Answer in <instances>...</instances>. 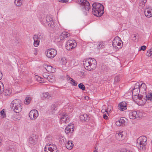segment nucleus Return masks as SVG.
Here are the masks:
<instances>
[{
  "instance_id": "ddd939ff",
  "label": "nucleus",
  "mask_w": 152,
  "mask_h": 152,
  "mask_svg": "<svg viewBox=\"0 0 152 152\" xmlns=\"http://www.w3.org/2000/svg\"><path fill=\"white\" fill-rule=\"evenodd\" d=\"M145 16L148 18H150L152 16V8H147L144 11Z\"/></svg>"
},
{
  "instance_id": "338daca9",
  "label": "nucleus",
  "mask_w": 152,
  "mask_h": 152,
  "mask_svg": "<svg viewBox=\"0 0 152 152\" xmlns=\"http://www.w3.org/2000/svg\"><path fill=\"white\" fill-rule=\"evenodd\" d=\"M3 75L1 72L0 71V80H1L2 77Z\"/></svg>"
},
{
  "instance_id": "f8f14e48",
  "label": "nucleus",
  "mask_w": 152,
  "mask_h": 152,
  "mask_svg": "<svg viewBox=\"0 0 152 152\" xmlns=\"http://www.w3.org/2000/svg\"><path fill=\"white\" fill-rule=\"evenodd\" d=\"M46 23L49 27H53V22L52 19L50 16H47L46 17Z\"/></svg>"
},
{
  "instance_id": "680f3d73",
  "label": "nucleus",
  "mask_w": 152,
  "mask_h": 152,
  "mask_svg": "<svg viewBox=\"0 0 152 152\" xmlns=\"http://www.w3.org/2000/svg\"><path fill=\"white\" fill-rule=\"evenodd\" d=\"M69 125H70V129H71V130H72V129H73L74 130V129L73 128L74 126L72 124H69Z\"/></svg>"
},
{
  "instance_id": "4c0bfd02",
  "label": "nucleus",
  "mask_w": 152,
  "mask_h": 152,
  "mask_svg": "<svg viewBox=\"0 0 152 152\" xmlns=\"http://www.w3.org/2000/svg\"><path fill=\"white\" fill-rule=\"evenodd\" d=\"M136 35L135 34H132L131 35V37L132 38V39L135 42H136L137 41V40L136 39Z\"/></svg>"
},
{
  "instance_id": "20e7f679",
  "label": "nucleus",
  "mask_w": 152,
  "mask_h": 152,
  "mask_svg": "<svg viewBox=\"0 0 152 152\" xmlns=\"http://www.w3.org/2000/svg\"><path fill=\"white\" fill-rule=\"evenodd\" d=\"M20 101L18 99H15L10 104V106L12 110L16 113H18L22 110L21 105L20 103Z\"/></svg>"
},
{
  "instance_id": "6e6552de",
  "label": "nucleus",
  "mask_w": 152,
  "mask_h": 152,
  "mask_svg": "<svg viewBox=\"0 0 152 152\" xmlns=\"http://www.w3.org/2000/svg\"><path fill=\"white\" fill-rule=\"evenodd\" d=\"M57 53V50L53 48L48 49L46 51V55L47 57L51 59L54 58Z\"/></svg>"
},
{
  "instance_id": "5fc2aeb1",
  "label": "nucleus",
  "mask_w": 152,
  "mask_h": 152,
  "mask_svg": "<svg viewBox=\"0 0 152 152\" xmlns=\"http://www.w3.org/2000/svg\"><path fill=\"white\" fill-rule=\"evenodd\" d=\"M149 52L150 56L152 57V48L148 50Z\"/></svg>"
},
{
  "instance_id": "09e8293b",
  "label": "nucleus",
  "mask_w": 152,
  "mask_h": 152,
  "mask_svg": "<svg viewBox=\"0 0 152 152\" xmlns=\"http://www.w3.org/2000/svg\"><path fill=\"white\" fill-rule=\"evenodd\" d=\"M34 40H39L38 35H34L33 37Z\"/></svg>"
},
{
  "instance_id": "1a4fd4ad",
  "label": "nucleus",
  "mask_w": 152,
  "mask_h": 152,
  "mask_svg": "<svg viewBox=\"0 0 152 152\" xmlns=\"http://www.w3.org/2000/svg\"><path fill=\"white\" fill-rule=\"evenodd\" d=\"M59 113L61 115L60 121L62 123H66L69 117L67 113L65 112V110H63L62 111H60Z\"/></svg>"
},
{
  "instance_id": "e433bc0d",
  "label": "nucleus",
  "mask_w": 152,
  "mask_h": 152,
  "mask_svg": "<svg viewBox=\"0 0 152 152\" xmlns=\"http://www.w3.org/2000/svg\"><path fill=\"white\" fill-rule=\"evenodd\" d=\"M39 40H34V45L35 47H37L39 44Z\"/></svg>"
},
{
  "instance_id": "603ef678",
  "label": "nucleus",
  "mask_w": 152,
  "mask_h": 152,
  "mask_svg": "<svg viewBox=\"0 0 152 152\" xmlns=\"http://www.w3.org/2000/svg\"><path fill=\"white\" fill-rule=\"evenodd\" d=\"M52 147V148L53 151H57L56 150L57 148H56V145H52V147Z\"/></svg>"
},
{
  "instance_id": "7c9ffc66",
  "label": "nucleus",
  "mask_w": 152,
  "mask_h": 152,
  "mask_svg": "<svg viewBox=\"0 0 152 152\" xmlns=\"http://www.w3.org/2000/svg\"><path fill=\"white\" fill-rule=\"evenodd\" d=\"M104 47V43L103 42H100L99 44V45L97 46V48L98 49L103 48Z\"/></svg>"
},
{
  "instance_id": "aec40b11",
  "label": "nucleus",
  "mask_w": 152,
  "mask_h": 152,
  "mask_svg": "<svg viewBox=\"0 0 152 152\" xmlns=\"http://www.w3.org/2000/svg\"><path fill=\"white\" fill-rule=\"evenodd\" d=\"M65 131L66 134H68L72 133L73 131V129H72V130H71L70 129V125H68L65 128Z\"/></svg>"
},
{
  "instance_id": "0eeeda50",
  "label": "nucleus",
  "mask_w": 152,
  "mask_h": 152,
  "mask_svg": "<svg viewBox=\"0 0 152 152\" xmlns=\"http://www.w3.org/2000/svg\"><path fill=\"white\" fill-rule=\"evenodd\" d=\"M77 45L75 40L70 39L68 40L66 42V48L68 50H70L75 48L77 46Z\"/></svg>"
},
{
  "instance_id": "f257e3e1",
  "label": "nucleus",
  "mask_w": 152,
  "mask_h": 152,
  "mask_svg": "<svg viewBox=\"0 0 152 152\" xmlns=\"http://www.w3.org/2000/svg\"><path fill=\"white\" fill-rule=\"evenodd\" d=\"M83 65L87 70L91 71L94 70L96 66L97 63L94 58H88L83 61Z\"/></svg>"
},
{
  "instance_id": "13d9d810",
  "label": "nucleus",
  "mask_w": 152,
  "mask_h": 152,
  "mask_svg": "<svg viewBox=\"0 0 152 152\" xmlns=\"http://www.w3.org/2000/svg\"><path fill=\"white\" fill-rule=\"evenodd\" d=\"M143 96L142 95H139V94H138L137 98L140 100L142 98Z\"/></svg>"
},
{
  "instance_id": "7ed1b4c3",
  "label": "nucleus",
  "mask_w": 152,
  "mask_h": 152,
  "mask_svg": "<svg viewBox=\"0 0 152 152\" xmlns=\"http://www.w3.org/2000/svg\"><path fill=\"white\" fill-rule=\"evenodd\" d=\"M147 137L145 136L139 137L137 140V146L138 148L140 150H145L147 145Z\"/></svg>"
},
{
  "instance_id": "de8ad7c7",
  "label": "nucleus",
  "mask_w": 152,
  "mask_h": 152,
  "mask_svg": "<svg viewBox=\"0 0 152 152\" xmlns=\"http://www.w3.org/2000/svg\"><path fill=\"white\" fill-rule=\"evenodd\" d=\"M84 114L80 115V117L81 120L85 121V119H84Z\"/></svg>"
},
{
  "instance_id": "c03bdc74",
  "label": "nucleus",
  "mask_w": 152,
  "mask_h": 152,
  "mask_svg": "<svg viewBox=\"0 0 152 152\" xmlns=\"http://www.w3.org/2000/svg\"><path fill=\"white\" fill-rule=\"evenodd\" d=\"M36 77V79L37 81L39 82L40 83H42L43 81L42 80L43 79L41 77L37 76Z\"/></svg>"
},
{
  "instance_id": "a211bd4d",
  "label": "nucleus",
  "mask_w": 152,
  "mask_h": 152,
  "mask_svg": "<svg viewBox=\"0 0 152 152\" xmlns=\"http://www.w3.org/2000/svg\"><path fill=\"white\" fill-rule=\"evenodd\" d=\"M44 67L45 69L46 70L50 72H53L54 70L53 68L51 66L48 65L47 64H45Z\"/></svg>"
},
{
  "instance_id": "c756f323",
  "label": "nucleus",
  "mask_w": 152,
  "mask_h": 152,
  "mask_svg": "<svg viewBox=\"0 0 152 152\" xmlns=\"http://www.w3.org/2000/svg\"><path fill=\"white\" fill-rule=\"evenodd\" d=\"M43 96L44 98H47L49 99L50 96L49 95V93L48 92L44 93L43 94Z\"/></svg>"
},
{
  "instance_id": "49530a36",
  "label": "nucleus",
  "mask_w": 152,
  "mask_h": 152,
  "mask_svg": "<svg viewBox=\"0 0 152 152\" xmlns=\"http://www.w3.org/2000/svg\"><path fill=\"white\" fill-rule=\"evenodd\" d=\"M119 121H120L121 123V124H124L125 123V120L123 118H121L119 120Z\"/></svg>"
},
{
  "instance_id": "4d7b16f0",
  "label": "nucleus",
  "mask_w": 152,
  "mask_h": 152,
  "mask_svg": "<svg viewBox=\"0 0 152 152\" xmlns=\"http://www.w3.org/2000/svg\"><path fill=\"white\" fill-rule=\"evenodd\" d=\"M65 77L66 78L67 80H70L72 79L71 77H70L68 75H66Z\"/></svg>"
},
{
  "instance_id": "c9c22d12",
  "label": "nucleus",
  "mask_w": 152,
  "mask_h": 152,
  "mask_svg": "<svg viewBox=\"0 0 152 152\" xmlns=\"http://www.w3.org/2000/svg\"><path fill=\"white\" fill-rule=\"evenodd\" d=\"M10 94H11V91L10 90L6 89L4 92V94L6 96L9 95Z\"/></svg>"
},
{
  "instance_id": "412c9836",
  "label": "nucleus",
  "mask_w": 152,
  "mask_h": 152,
  "mask_svg": "<svg viewBox=\"0 0 152 152\" xmlns=\"http://www.w3.org/2000/svg\"><path fill=\"white\" fill-rule=\"evenodd\" d=\"M31 98L28 96H27L24 102L25 104H28L31 102Z\"/></svg>"
},
{
  "instance_id": "4468645a",
  "label": "nucleus",
  "mask_w": 152,
  "mask_h": 152,
  "mask_svg": "<svg viewBox=\"0 0 152 152\" xmlns=\"http://www.w3.org/2000/svg\"><path fill=\"white\" fill-rule=\"evenodd\" d=\"M125 102H122L119 103L118 106V109L121 111H124L127 109V106Z\"/></svg>"
},
{
  "instance_id": "4be33fe9",
  "label": "nucleus",
  "mask_w": 152,
  "mask_h": 152,
  "mask_svg": "<svg viewBox=\"0 0 152 152\" xmlns=\"http://www.w3.org/2000/svg\"><path fill=\"white\" fill-rule=\"evenodd\" d=\"M46 146H47L46 145V147L45 148V152H57V151H56V152L55 151H53L52 148V147H48V151H47V148Z\"/></svg>"
},
{
  "instance_id": "393cba45",
  "label": "nucleus",
  "mask_w": 152,
  "mask_h": 152,
  "mask_svg": "<svg viewBox=\"0 0 152 152\" xmlns=\"http://www.w3.org/2000/svg\"><path fill=\"white\" fill-rule=\"evenodd\" d=\"M4 87L3 83L0 81V94L4 91Z\"/></svg>"
},
{
  "instance_id": "6e6d98bb",
  "label": "nucleus",
  "mask_w": 152,
  "mask_h": 152,
  "mask_svg": "<svg viewBox=\"0 0 152 152\" xmlns=\"http://www.w3.org/2000/svg\"><path fill=\"white\" fill-rule=\"evenodd\" d=\"M149 52L150 56L152 57V48L148 50Z\"/></svg>"
},
{
  "instance_id": "bb28decb",
  "label": "nucleus",
  "mask_w": 152,
  "mask_h": 152,
  "mask_svg": "<svg viewBox=\"0 0 152 152\" xmlns=\"http://www.w3.org/2000/svg\"><path fill=\"white\" fill-rule=\"evenodd\" d=\"M140 83L139 82L135 84L134 87L133 88L134 90L137 89L139 90H140Z\"/></svg>"
},
{
  "instance_id": "f704fd0d",
  "label": "nucleus",
  "mask_w": 152,
  "mask_h": 152,
  "mask_svg": "<svg viewBox=\"0 0 152 152\" xmlns=\"http://www.w3.org/2000/svg\"><path fill=\"white\" fill-rule=\"evenodd\" d=\"M40 21L42 24L45 25V23H46V18H42L40 19Z\"/></svg>"
},
{
  "instance_id": "3c124183",
  "label": "nucleus",
  "mask_w": 152,
  "mask_h": 152,
  "mask_svg": "<svg viewBox=\"0 0 152 152\" xmlns=\"http://www.w3.org/2000/svg\"><path fill=\"white\" fill-rule=\"evenodd\" d=\"M69 0H58V1L62 3H65L68 1Z\"/></svg>"
},
{
  "instance_id": "f03ea898",
  "label": "nucleus",
  "mask_w": 152,
  "mask_h": 152,
  "mask_svg": "<svg viewBox=\"0 0 152 152\" xmlns=\"http://www.w3.org/2000/svg\"><path fill=\"white\" fill-rule=\"evenodd\" d=\"M92 12L95 16L101 17L104 12L103 6L100 3H94L92 4Z\"/></svg>"
},
{
  "instance_id": "37998d69",
  "label": "nucleus",
  "mask_w": 152,
  "mask_h": 152,
  "mask_svg": "<svg viewBox=\"0 0 152 152\" xmlns=\"http://www.w3.org/2000/svg\"><path fill=\"white\" fill-rule=\"evenodd\" d=\"M120 77L119 76H116L115 77L114 81L115 82H118L120 80Z\"/></svg>"
},
{
  "instance_id": "a878e982",
  "label": "nucleus",
  "mask_w": 152,
  "mask_h": 152,
  "mask_svg": "<svg viewBox=\"0 0 152 152\" xmlns=\"http://www.w3.org/2000/svg\"><path fill=\"white\" fill-rule=\"evenodd\" d=\"M21 0H19L17 1H15L14 3L15 4L17 7L20 6L22 4Z\"/></svg>"
},
{
  "instance_id": "72a5a7b5",
  "label": "nucleus",
  "mask_w": 152,
  "mask_h": 152,
  "mask_svg": "<svg viewBox=\"0 0 152 152\" xmlns=\"http://www.w3.org/2000/svg\"><path fill=\"white\" fill-rule=\"evenodd\" d=\"M38 35L39 40H41V41H42V40H44V37L43 34H38Z\"/></svg>"
},
{
  "instance_id": "9b49d317",
  "label": "nucleus",
  "mask_w": 152,
  "mask_h": 152,
  "mask_svg": "<svg viewBox=\"0 0 152 152\" xmlns=\"http://www.w3.org/2000/svg\"><path fill=\"white\" fill-rule=\"evenodd\" d=\"M38 111L36 110H32L30 112L29 115L30 118L32 120H34L38 116Z\"/></svg>"
},
{
  "instance_id": "a18cd8bd",
  "label": "nucleus",
  "mask_w": 152,
  "mask_h": 152,
  "mask_svg": "<svg viewBox=\"0 0 152 152\" xmlns=\"http://www.w3.org/2000/svg\"><path fill=\"white\" fill-rule=\"evenodd\" d=\"M51 109L53 111L56 110L57 109V108H56V105L55 104L52 105L51 106Z\"/></svg>"
},
{
  "instance_id": "dca6fc26",
  "label": "nucleus",
  "mask_w": 152,
  "mask_h": 152,
  "mask_svg": "<svg viewBox=\"0 0 152 152\" xmlns=\"http://www.w3.org/2000/svg\"><path fill=\"white\" fill-rule=\"evenodd\" d=\"M147 88L146 86L144 83H142L141 84L139 92L141 91V93L143 94L145 93L146 89Z\"/></svg>"
},
{
  "instance_id": "473e14b6",
  "label": "nucleus",
  "mask_w": 152,
  "mask_h": 152,
  "mask_svg": "<svg viewBox=\"0 0 152 152\" xmlns=\"http://www.w3.org/2000/svg\"><path fill=\"white\" fill-rule=\"evenodd\" d=\"M70 82L72 85L74 86H76L77 84V83L72 78L70 80Z\"/></svg>"
},
{
  "instance_id": "864d4df0",
  "label": "nucleus",
  "mask_w": 152,
  "mask_h": 152,
  "mask_svg": "<svg viewBox=\"0 0 152 152\" xmlns=\"http://www.w3.org/2000/svg\"><path fill=\"white\" fill-rule=\"evenodd\" d=\"M115 124H116L118 126H120L122 124H121V123L120 122V121H119V120H118V121H117L116 122Z\"/></svg>"
},
{
  "instance_id": "052dcab7",
  "label": "nucleus",
  "mask_w": 152,
  "mask_h": 152,
  "mask_svg": "<svg viewBox=\"0 0 152 152\" xmlns=\"http://www.w3.org/2000/svg\"><path fill=\"white\" fill-rule=\"evenodd\" d=\"M103 117L104 119H107L108 118V117L106 114H104L103 115Z\"/></svg>"
},
{
  "instance_id": "423d86ee",
  "label": "nucleus",
  "mask_w": 152,
  "mask_h": 152,
  "mask_svg": "<svg viewBox=\"0 0 152 152\" xmlns=\"http://www.w3.org/2000/svg\"><path fill=\"white\" fill-rule=\"evenodd\" d=\"M77 3L82 6V9L88 11L90 9V6L89 2L87 0H77Z\"/></svg>"
},
{
  "instance_id": "58836bf2",
  "label": "nucleus",
  "mask_w": 152,
  "mask_h": 152,
  "mask_svg": "<svg viewBox=\"0 0 152 152\" xmlns=\"http://www.w3.org/2000/svg\"><path fill=\"white\" fill-rule=\"evenodd\" d=\"M0 114L3 118H4L6 117V114L4 110H3L1 111Z\"/></svg>"
},
{
  "instance_id": "bf43d9fd",
  "label": "nucleus",
  "mask_w": 152,
  "mask_h": 152,
  "mask_svg": "<svg viewBox=\"0 0 152 152\" xmlns=\"http://www.w3.org/2000/svg\"><path fill=\"white\" fill-rule=\"evenodd\" d=\"M120 152H132V151H129L126 149H123Z\"/></svg>"
},
{
  "instance_id": "a19ab883",
  "label": "nucleus",
  "mask_w": 152,
  "mask_h": 152,
  "mask_svg": "<svg viewBox=\"0 0 152 152\" xmlns=\"http://www.w3.org/2000/svg\"><path fill=\"white\" fill-rule=\"evenodd\" d=\"M6 151L7 152H13V150L10 146H9L7 148Z\"/></svg>"
},
{
  "instance_id": "69168bd1",
  "label": "nucleus",
  "mask_w": 152,
  "mask_h": 152,
  "mask_svg": "<svg viewBox=\"0 0 152 152\" xmlns=\"http://www.w3.org/2000/svg\"><path fill=\"white\" fill-rule=\"evenodd\" d=\"M133 91H135L136 92H135L137 94H139V93L140 92H139V90H137V89L134 90L133 88Z\"/></svg>"
},
{
  "instance_id": "9d476101",
  "label": "nucleus",
  "mask_w": 152,
  "mask_h": 152,
  "mask_svg": "<svg viewBox=\"0 0 152 152\" xmlns=\"http://www.w3.org/2000/svg\"><path fill=\"white\" fill-rule=\"evenodd\" d=\"M140 113L138 111H131L129 114V117L131 119H134L139 118Z\"/></svg>"
},
{
  "instance_id": "b1692460",
  "label": "nucleus",
  "mask_w": 152,
  "mask_h": 152,
  "mask_svg": "<svg viewBox=\"0 0 152 152\" xmlns=\"http://www.w3.org/2000/svg\"><path fill=\"white\" fill-rule=\"evenodd\" d=\"M145 95H146V97L147 99L148 100H150L151 101H152V93H148L147 95H146L145 93Z\"/></svg>"
},
{
  "instance_id": "79ce46f5",
  "label": "nucleus",
  "mask_w": 152,
  "mask_h": 152,
  "mask_svg": "<svg viewBox=\"0 0 152 152\" xmlns=\"http://www.w3.org/2000/svg\"><path fill=\"white\" fill-rule=\"evenodd\" d=\"M109 107V106H108V107ZM108 111H110V110H109V108H108L107 109H102L101 110V112L103 113H104V112H106L107 113V114H108Z\"/></svg>"
},
{
  "instance_id": "cd10ccee",
  "label": "nucleus",
  "mask_w": 152,
  "mask_h": 152,
  "mask_svg": "<svg viewBox=\"0 0 152 152\" xmlns=\"http://www.w3.org/2000/svg\"><path fill=\"white\" fill-rule=\"evenodd\" d=\"M78 86L79 88L81 89L83 91H84L86 89L85 86L82 83H80L78 85Z\"/></svg>"
},
{
  "instance_id": "0e129e2a",
  "label": "nucleus",
  "mask_w": 152,
  "mask_h": 152,
  "mask_svg": "<svg viewBox=\"0 0 152 152\" xmlns=\"http://www.w3.org/2000/svg\"><path fill=\"white\" fill-rule=\"evenodd\" d=\"M118 135L121 138H122L123 136V134H122V132H120L119 133H118Z\"/></svg>"
},
{
  "instance_id": "774afa93",
  "label": "nucleus",
  "mask_w": 152,
  "mask_h": 152,
  "mask_svg": "<svg viewBox=\"0 0 152 152\" xmlns=\"http://www.w3.org/2000/svg\"><path fill=\"white\" fill-rule=\"evenodd\" d=\"M146 55L147 56H148V57H150V56L149 52V51H148V52L146 53Z\"/></svg>"
},
{
  "instance_id": "ea45409f",
  "label": "nucleus",
  "mask_w": 152,
  "mask_h": 152,
  "mask_svg": "<svg viewBox=\"0 0 152 152\" xmlns=\"http://www.w3.org/2000/svg\"><path fill=\"white\" fill-rule=\"evenodd\" d=\"M84 119H85V121H88L90 119V117L86 114H84Z\"/></svg>"
},
{
  "instance_id": "39448f33",
  "label": "nucleus",
  "mask_w": 152,
  "mask_h": 152,
  "mask_svg": "<svg viewBox=\"0 0 152 152\" xmlns=\"http://www.w3.org/2000/svg\"><path fill=\"white\" fill-rule=\"evenodd\" d=\"M38 136L35 134H31L28 140V144L30 147H32L37 143Z\"/></svg>"
},
{
  "instance_id": "e2e57ef3",
  "label": "nucleus",
  "mask_w": 152,
  "mask_h": 152,
  "mask_svg": "<svg viewBox=\"0 0 152 152\" xmlns=\"http://www.w3.org/2000/svg\"><path fill=\"white\" fill-rule=\"evenodd\" d=\"M135 91H132V95H133L134 96H136L138 94H137L135 92Z\"/></svg>"
},
{
  "instance_id": "6ab92c4d",
  "label": "nucleus",
  "mask_w": 152,
  "mask_h": 152,
  "mask_svg": "<svg viewBox=\"0 0 152 152\" xmlns=\"http://www.w3.org/2000/svg\"><path fill=\"white\" fill-rule=\"evenodd\" d=\"M112 45L114 48H118L117 46L120 47V48H121V43L119 42L118 41H117L115 39L113 40L112 42Z\"/></svg>"
},
{
  "instance_id": "2f4dec72",
  "label": "nucleus",
  "mask_w": 152,
  "mask_h": 152,
  "mask_svg": "<svg viewBox=\"0 0 152 152\" xmlns=\"http://www.w3.org/2000/svg\"><path fill=\"white\" fill-rule=\"evenodd\" d=\"M67 62L65 58H62L61 59V63L63 65H65Z\"/></svg>"
},
{
  "instance_id": "5701e85b",
  "label": "nucleus",
  "mask_w": 152,
  "mask_h": 152,
  "mask_svg": "<svg viewBox=\"0 0 152 152\" xmlns=\"http://www.w3.org/2000/svg\"><path fill=\"white\" fill-rule=\"evenodd\" d=\"M147 2V0H142L139 3V5L141 8H143L145 6V4Z\"/></svg>"
},
{
  "instance_id": "2eb2a0df",
  "label": "nucleus",
  "mask_w": 152,
  "mask_h": 152,
  "mask_svg": "<svg viewBox=\"0 0 152 152\" xmlns=\"http://www.w3.org/2000/svg\"><path fill=\"white\" fill-rule=\"evenodd\" d=\"M69 36L70 34L69 33L64 31L59 36L60 41V42L61 40H63L64 39L67 38Z\"/></svg>"
},
{
  "instance_id": "f3484780",
  "label": "nucleus",
  "mask_w": 152,
  "mask_h": 152,
  "mask_svg": "<svg viewBox=\"0 0 152 152\" xmlns=\"http://www.w3.org/2000/svg\"><path fill=\"white\" fill-rule=\"evenodd\" d=\"M66 148L68 149H71L74 146L73 142L72 140L68 141L65 144Z\"/></svg>"
},
{
  "instance_id": "8fccbe9b",
  "label": "nucleus",
  "mask_w": 152,
  "mask_h": 152,
  "mask_svg": "<svg viewBox=\"0 0 152 152\" xmlns=\"http://www.w3.org/2000/svg\"><path fill=\"white\" fill-rule=\"evenodd\" d=\"M146 48V47L145 45H143L141 47L140 50H144Z\"/></svg>"
},
{
  "instance_id": "c85d7f7f",
  "label": "nucleus",
  "mask_w": 152,
  "mask_h": 152,
  "mask_svg": "<svg viewBox=\"0 0 152 152\" xmlns=\"http://www.w3.org/2000/svg\"><path fill=\"white\" fill-rule=\"evenodd\" d=\"M46 79L48 80L49 82L50 83H53L54 81V78L51 76H47L46 78Z\"/></svg>"
}]
</instances>
